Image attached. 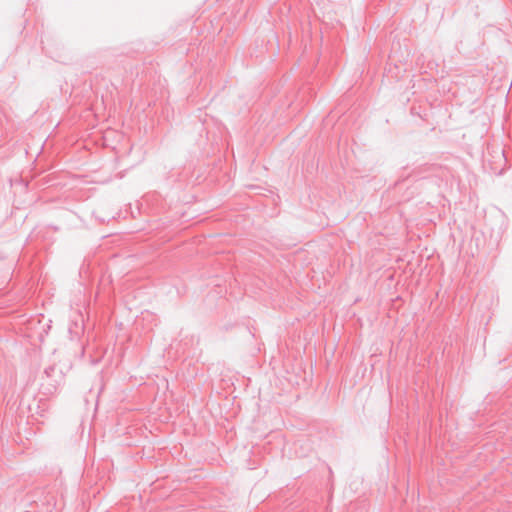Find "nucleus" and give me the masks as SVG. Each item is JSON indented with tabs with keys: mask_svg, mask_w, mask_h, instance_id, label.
Masks as SVG:
<instances>
[{
	"mask_svg": "<svg viewBox=\"0 0 512 512\" xmlns=\"http://www.w3.org/2000/svg\"><path fill=\"white\" fill-rule=\"evenodd\" d=\"M53 371L54 367L50 366L44 370V373L49 377Z\"/></svg>",
	"mask_w": 512,
	"mask_h": 512,
	"instance_id": "f257e3e1",
	"label": "nucleus"
}]
</instances>
